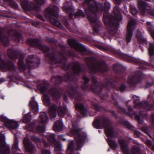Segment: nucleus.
I'll list each match as a JSON object with an SVG mask.
<instances>
[{"label":"nucleus","instance_id":"f8f14e48","mask_svg":"<svg viewBox=\"0 0 154 154\" xmlns=\"http://www.w3.org/2000/svg\"><path fill=\"white\" fill-rule=\"evenodd\" d=\"M27 42L32 47L37 48L44 53H48L49 51V47L46 45H42L41 40L38 38H29Z\"/></svg>","mask_w":154,"mask_h":154},{"label":"nucleus","instance_id":"a878e982","mask_svg":"<svg viewBox=\"0 0 154 154\" xmlns=\"http://www.w3.org/2000/svg\"><path fill=\"white\" fill-rule=\"evenodd\" d=\"M23 144L26 151L30 154H32L35 146L28 139L24 138L23 140Z\"/></svg>","mask_w":154,"mask_h":154},{"label":"nucleus","instance_id":"bf43d9fd","mask_svg":"<svg viewBox=\"0 0 154 154\" xmlns=\"http://www.w3.org/2000/svg\"><path fill=\"white\" fill-rule=\"evenodd\" d=\"M34 1L39 5H42L45 2V0H34Z\"/></svg>","mask_w":154,"mask_h":154},{"label":"nucleus","instance_id":"680f3d73","mask_svg":"<svg viewBox=\"0 0 154 154\" xmlns=\"http://www.w3.org/2000/svg\"><path fill=\"white\" fill-rule=\"evenodd\" d=\"M113 1L115 4L119 5L121 3L122 0H113Z\"/></svg>","mask_w":154,"mask_h":154},{"label":"nucleus","instance_id":"774afa93","mask_svg":"<svg viewBox=\"0 0 154 154\" xmlns=\"http://www.w3.org/2000/svg\"><path fill=\"white\" fill-rule=\"evenodd\" d=\"M128 110L130 112L133 111V109L131 106H129L128 107Z\"/></svg>","mask_w":154,"mask_h":154},{"label":"nucleus","instance_id":"0eeeda50","mask_svg":"<svg viewBox=\"0 0 154 154\" xmlns=\"http://www.w3.org/2000/svg\"><path fill=\"white\" fill-rule=\"evenodd\" d=\"M7 53L9 58L13 60H14L17 58L19 59L17 65L20 71L24 72L26 70L27 67L23 60L25 57L23 52L9 48L7 50Z\"/></svg>","mask_w":154,"mask_h":154},{"label":"nucleus","instance_id":"72a5a7b5","mask_svg":"<svg viewBox=\"0 0 154 154\" xmlns=\"http://www.w3.org/2000/svg\"><path fill=\"white\" fill-rule=\"evenodd\" d=\"M91 104L92 108L97 111H100L104 109L103 106L100 105L99 103H96L94 101H92Z\"/></svg>","mask_w":154,"mask_h":154},{"label":"nucleus","instance_id":"79ce46f5","mask_svg":"<svg viewBox=\"0 0 154 154\" xmlns=\"http://www.w3.org/2000/svg\"><path fill=\"white\" fill-rule=\"evenodd\" d=\"M3 1L8 2L10 6L13 8L17 9L18 7L17 4L13 0H3Z\"/></svg>","mask_w":154,"mask_h":154},{"label":"nucleus","instance_id":"338daca9","mask_svg":"<svg viewBox=\"0 0 154 154\" xmlns=\"http://www.w3.org/2000/svg\"><path fill=\"white\" fill-rule=\"evenodd\" d=\"M151 120L152 122L154 124V113L152 114L151 116Z\"/></svg>","mask_w":154,"mask_h":154},{"label":"nucleus","instance_id":"0e129e2a","mask_svg":"<svg viewBox=\"0 0 154 154\" xmlns=\"http://www.w3.org/2000/svg\"><path fill=\"white\" fill-rule=\"evenodd\" d=\"M146 143L148 146H151L152 145V143L149 140H147L146 141Z\"/></svg>","mask_w":154,"mask_h":154},{"label":"nucleus","instance_id":"2f4dec72","mask_svg":"<svg viewBox=\"0 0 154 154\" xmlns=\"http://www.w3.org/2000/svg\"><path fill=\"white\" fill-rule=\"evenodd\" d=\"M136 37L139 43H142L144 46H146L147 42L146 39L144 38L143 37L140 32L137 31V32Z\"/></svg>","mask_w":154,"mask_h":154},{"label":"nucleus","instance_id":"412c9836","mask_svg":"<svg viewBox=\"0 0 154 154\" xmlns=\"http://www.w3.org/2000/svg\"><path fill=\"white\" fill-rule=\"evenodd\" d=\"M9 146L7 145L5 138L3 134H0V153L1 154H10Z\"/></svg>","mask_w":154,"mask_h":154},{"label":"nucleus","instance_id":"37998d69","mask_svg":"<svg viewBox=\"0 0 154 154\" xmlns=\"http://www.w3.org/2000/svg\"><path fill=\"white\" fill-rule=\"evenodd\" d=\"M132 152L133 154H141L140 147L136 145L133 146Z\"/></svg>","mask_w":154,"mask_h":154},{"label":"nucleus","instance_id":"9b49d317","mask_svg":"<svg viewBox=\"0 0 154 154\" xmlns=\"http://www.w3.org/2000/svg\"><path fill=\"white\" fill-rule=\"evenodd\" d=\"M67 109L66 107L59 106L58 107L56 104H53L51 105L49 109V114L50 116L53 118L55 117L57 115V111L58 114L60 117L62 118L64 116Z\"/></svg>","mask_w":154,"mask_h":154},{"label":"nucleus","instance_id":"393cba45","mask_svg":"<svg viewBox=\"0 0 154 154\" xmlns=\"http://www.w3.org/2000/svg\"><path fill=\"white\" fill-rule=\"evenodd\" d=\"M29 106L31 111L34 114H36L38 112V105L37 102L35 100V97H32L29 102Z\"/></svg>","mask_w":154,"mask_h":154},{"label":"nucleus","instance_id":"4c0bfd02","mask_svg":"<svg viewBox=\"0 0 154 154\" xmlns=\"http://www.w3.org/2000/svg\"><path fill=\"white\" fill-rule=\"evenodd\" d=\"M37 86L38 89L42 92H45L48 89V87L45 82L40 83L37 85Z\"/></svg>","mask_w":154,"mask_h":154},{"label":"nucleus","instance_id":"6e6552de","mask_svg":"<svg viewBox=\"0 0 154 154\" xmlns=\"http://www.w3.org/2000/svg\"><path fill=\"white\" fill-rule=\"evenodd\" d=\"M73 128L70 131V133L76 139L77 143L76 149L81 150L87 137V135L83 133H80L82 129L78 128L77 127L72 125Z\"/></svg>","mask_w":154,"mask_h":154},{"label":"nucleus","instance_id":"f257e3e1","mask_svg":"<svg viewBox=\"0 0 154 154\" xmlns=\"http://www.w3.org/2000/svg\"><path fill=\"white\" fill-rule=\"evenodd\" d=\"M65 53L63 51H58V55L54 53H48L45 54V59L51 64L59 63L64 70L68 71L65 74L63 77L59 75H53L51 80V82L55 84H60L63 80L68 82V90L67 93L69 97L75 99L74 102L75 109L79 110L81 114H87V110L84 105L82 103L83 101V96L80 92H78L77 86L78 79L75 76H78L82 72L80 63L79 62H70L68 64L67 62L68 56L74 57V53L70 50H67Z\"/></svg>","mask_w":154,"mask_h":154},{"label":"nucleus","instance_id":"20e7f679","mask_svg":"<svg viewBox=\"0 0 154 154\" xmlns=\"http://www.w3.org/2000/svg\"><path fill=\"white\" fill-rule=\"evenodd\" d=\"M113 12L115 15L114 16L109 13H104L103 20L109 30L113 34H115L122 20V17L118 7H115L114 8Z\"/></svg>","mask_w":154,"mask_h":154},{"label":"nucleus","instance_id":"e2e57ef3","mask_svg":"<svg viewBox=\"0 0 154 154\" xmlns=\"http://www.w3.org/2000/svg\"><path fill=\"white\" fill-rule=\"evenodd\" d=\"M43 143L44 146L45 147H48L49 146V145L45 140L43 141Z\"/></svg>","mask_w":154,"mask_h":154},{"label":"nucleus","instance_id":"864d4df0","mask_svg":"<svg viewBox=\"0 0 154 154\" xmlns=\"http://www.w3.org/2000/svg\"><path fill=\"white\" fill-rule=\"evenodd\" d=\"M149 8H149L146 9V11L147 13L150 15L154 16V10Z\"/></svg>","mask_w":154,"mask_h":154},{"label":"nucleus","instance_id":"f3484780","mask_svg":"<svg viewBox=\"0 0 154 154\" xmlns=\"http://www.w3.org/2000/svg\"><path fill=\"white\" fill-rule=\"evenodd\" d=\"M107 112L110 113L112 116L115 117V119L119 123L126 127L129 129L131 130H134V127L131 125L128 122L124 121L122 118L118 116L115 110L112 109H111L108 110Z\"/></svg>","mask_w":154,"mask_h":154},{"label":"nucleus","instance_id":"2eb2a0df","mask_svg":"<svg viewBox=\"0 0 154 154\" xmlns=\"http://www.w3.org/2000/svg\"><path fill=\"white\" fill-rule=\"evenodd\" d=\"M40 58L36 55L32 54L28 56L26 59L29 69V71L33 69L37 68L40 63Z\"/></svg>","mask_w":154,"mask_h":154},{"label":"nucleus","instance_id":"c756f323","mask_svg":"<svg viewBox=\"0 0 154 154\" xmlns=\"http://www.w3.org/2000/svg\"><path fill=\"white\" fill-rule=\"evenodd\" d=\"M2 32L0 31V43L4 46H8L10 43L9 38L8 36L4 35H2Z\"/></svg>","mask_w":154,"mask_h":154},{"label":"nucleus","instance_id":"6e6d98bb","mask_svg":"<svg viewBox=\"0 0 154 154\" xmlns=\"http://www.w3.org/2000/svg\"><path fill=\"white\" fill-rule=\"evenodd\" d=\"M41 154H51V152L48 150L43 149L41 152Z\"/></svg>","mask_w":154,"mask_h":154},{"label":"nucleus","instance_id":"49530a36","mask_svg":"<svg viewBox=\"0 0 154 154\" xmlns=\"http://www.w3.org/2000/svg\"><path fill=\"white\" fill-rule=\"evenodd\" d=\"M18 139L17 137H15L14 140V143L13 145V148L17 151H20V149L18 147Z\"/></svg>","mask_w":154,"mask_h":154},{"label":"nucleus","instance_id":"de8ad7c7","mask_svg":"<svg viewBox=\"0 0 154 154\" xmlns=\"http://www.w3.org/2000/svg\"><path fill=\"white\" fill-rule=\"evenodd\" d=\"M31 116L29 113L25 114L23 117V122L25 123H28L30 122Z\"/></svg>","mask_w":154,"mask_h":154},{"label":"nucleus","instance_id":"5fc2aeb1","mask_svg":"<svg viewBox=\"0 0 154 154\" xmlns=\"http://www.w3.org/2000/svg\"><path fill=\"white\" fill-rule=\"evenodd\" d=\"M32 9L37 12H39L41 11V8L40 6L35 4H34Z\"/></svg>","mask_w":154,"mask_h":154},{"label":"nucleus","instance_id":"5701e85b","mask_svg":"<svg viewBox=\"0 0 154 154\" xmlns=\"http://www.w3.org/2000/svg\"><path fill=\"white\" fill-rule=\"evenodd\" d=\"M151 36L154 39V30H150ZM148 54L149 57V61L150 63L154 61V44L149 42Z\"/></svg>","mask_w":154,"mask_h":154},{"label":"nucleus","instance_id":"3c124183","mask_svg":"<svg viewBox=\"0 0 154 154\" xmlns=\"http://www.w3.org/2000/svg\"><path fill=\"white\" fill-rule=\"evenodd\" d=\"M31 139L33 141L38 143H40L41 141L40 138L34 135L31 137Z\"/></svg>","mask_w":154,"mask_h":154},{"label":"nucleus","instance_id":"c9c22d12","mask_svg":"<svg viewBox=\"0 0 154 154\" xmlns=\"http://www.w3.org/2000/svg\"><path fill=\"white\" fill-rule=\"evenodd\" d=\"M12 38L15 42H19L23 39V36L20 33L15 32L12 36Z\"/></svg>","mask_w":154,"mask_h":154},{"label":"nucleus","instance_id":"e433bc0d","mask_svg":"<svg viewBox=\"0 0 154 154\" xmlns=\"http://www.w3.org/2000/svg\"><path fill=\"white\" fill-rule=\"evenodd\" d=\"M21 6L23 9L26 10L30 9L31 5L29 4L28 0H20Z\"/></svg>","mask_w":154,"mask_h":154},{"label":"nucleus","instance_id":"c85d7f7f","mask_svg":"<svg viewBox=\"0 0 154 154\" xmlns=\"http://www.w3.org/2000/svg\"><path fill=\"white\" fill-rule=\"evenodd\" d=\"M114 71L116 73L119 75H123L126 69L125 67L120 64H114L113 66Z\"/></svg>","mask_w":154,"mask_h":154},{"label":"nucleus","instance_id":"4be33fe9","mask_svg":"<svg viewBox=\"0 0 154 154\" xmlns=\"http://www.w3.org/2000/svg\"><path fill=\"white\" fill-rule=\"evenodd\" d=\"M35 123L32 122L27 125L25 128L27 130L34 132L44 133L45 131V127L44 125H38L35 127Z\"/></svg>","mask_w":154,"mask_h":154},{"label":"nucleus","instance_id":"4d7b16f0","mask_svg":"<svg viewBox=\"0 0 154 154\" xmlns=\"http://www.w3.org/2000/svg\"><path fill=\"white\" fill-rule=\"evenodd\" d=\"M154 83V81L153 80L151 83H149L148 82H147L146 84L145 85L144 87L145 88H148L150 87Z\"/></svg>","mask_w":154,"mask_h":154},{"label":"nucleus","instance_id":"58836bf2","mask_svg":"<svg viewBox=\"0 0 154 154\" xmlns=\"http://www.w3.org/2000/svg\"><path fill=\"white\" fill-rule=\"evenodd\" d=\"M39 118L40 122L42 124L47 123L48 119V117L47 116L46 113L45 112H43L41 113Z\"/></svg>","mask_w":154,"mask_h":154},{"label":"nucleus","instance_id":"423d86ee","mask_svg":"<svg viewBox=\"0 0 154 154\" xmlns=\"http://www.w3.org/2000/svg\"><path fill=\"white\" fill-rule=\"evenodd\" d=\"M82 78L84 81V84L81 85V88L83 90L87 91H91L98 94H103V84L102 85H100L97 78L95 75H92L91 76V79L93 84H91L88 85L90 79L86 75H83Z\"/></svg>","mask_w":154,"mask_h":154},{"label":"nucleus","instance_id":"dca6fc26","mask_svg":"<svg viewBox=\"0 0 154 154\" xmlns=\"http://www.w3.org/2000/svg\"><path fill=\"white\" fill-rule=\"evenodd\" d=\"M90 69L95 74L98 72L104 73L108 70V67L105 62L103 61L97 63L96 66L90 65Z\"/></svg>","mask_w":154,"mask_h":154},{"label":"nucleus","instance_id":"aec40b11","mask_svg":"<svg viewBox=\"0 0 154 154\" xmlns=\"http://www.w3.org/2000/svg\"><path fill=\"white\" fill-rule=\"evenodd\" d=\"M135 19H131L127 25V34L126 39L127 43L131 41V39L133 35V28L135 25Z\"/></svg>","mask_w":154,"mask_h":154},{"label":"nucleus","instance_id":"603ef678","mask_svg":"<svg viewBox=\"0 0 154 154\" xmlns=\"http://www.w3.org/2000/svg\"><path fill=\"white\" fill-rule=\"evenodd\" d=\"M62 150V146L60 143H59L55 146L54 150L55 151H60Z\"/></svg>","mask_w":154,"mask_h":154},{"label":"nucleus","instance_id":"ddd939ff","mask_svg":"<svg viewBox=\"0 0 154 154\" xmlns=\"http://www.w3.org/2000/svg\"><path fill=\"white\" fill-rule=\"evenodd\" d=\"M144 76L143 72L137 71L132 76L128 78L127 83L130 87H135L137 84L141 82Z\"/></svg>","mask_w":154,"mask_h":154},{"label":"nucleus","instance_id":"4468645a","mask_svg":"<svg viewBox=\"0 0 154 154\" xmlns=\"http://www.w3.org/2000/svg\"><path fill=\"white\" fill-rule=\"evenodd\" d=\"M68 42L70 46L75 49L76 51L82 53L87 54V49L82 44L80 43L75 39L70 38L68 40Z\"/></svg>","mask_w":154,"mask_h":154},{"label":"nucleus","instance_id":"69168bd1","mask_svg":"<svg viewBox=\"0 0 154 154\" xmlns=\"http://www.w3.org/2000/svg\"><path fill=\"white\" fill-rule=\"evenodd\" d=\"M63 99L64 101H67L68 100V97L67 96L66 94L64 95L63 97Z\"/></svg>","mask_w":154,"mask_h":154},{"label":"nucleus","instance_id":"a18cd8bd","mask_svg":"<svg viewBox=\"0 0 154 154\" xmlns=\"http://www.w3.org/2000/svg\"><path fill=\"white\" fill-rule=\"evenodd\" d=\"M64 8H65V9L66 10V11L69 12H71L72 11V8L70 6H65L64 7ZM73 17V14L72 13L70 12L69 13V18L70 19H72Z\"/></svg>","mask_w":154,"mask_h":154},{"label":"nucleus","instance_id":"9d476101","mask_svg":"<svg viewBox=\"0 0 154 154\" xmlns=\"http://www.w3.org/2000/svg\"><path fill=\"white\" fill-rule=\"evenodd\" d=\"M150 95L148 97L147 100L142 101V102H138L139 99L137 97L136 98H134L133 103L134 104V108H135L143 109V110L148 111L152 110L154 109V106L152 104L149 103V99L150 97Z\"/></svg>","mask_w":154,"mask_h":154},{"label":"nucleus","instance_id":"473e14b6","mask_svg":"<svg viewBox=\"0 0 154 154\" xmlns=\"http://www.w3.org/2000/svg\"><path fill=\"white\" fill-rule=\"evenodd\" d=\"M63 123L61 120H57L54 125V130L56 131H61L63 130Z\"/></svg>","mask_w":154,"mask_h":154},{"label":"nucleus","instance_id":"b1692460","mask_svg":"<svg viewBox=\"0 0 154 154\" xmlns=\"http://www.w3.org/2000/svg\"><path fill=\"white\" fill-rule=\"evenodd\" d=\"M49 93L56 101L59 100L61 97V93L57 88L53 87L50 88L48 90Z\"/></svg>","mask_w":154,"mask_h":154},{"label":"nucleus","instance_id":"39448f33","mask_svg":"<svg viewBox=\"0 0 154 154\" xmlns=\"http://www.w3.org/2000/svg\"><path fill=\"white\" fill-rule=\"evenodd\" d=\"M118 85V83L113 80L108 79H106L104 83H103V91L102 94L103 95V99L107 100V98H110L113 100L114 104V102L116 100H113V94L116 93L115 91H124L127 87L126 85L124 83H122L119 86Z\"/></svg>","mask_w":154,"mask_h":154},{"label":"nucleus","instance_id":"6ab92c4d","mask_svg":"<svg viewBox=\"0 0 154 154\" xmlns=\"http://www.w3.org/2000/svg\"><path fill=\"white\" fill-rule=\"evenodd\" d=\"M114 105L118 109L122 110L123 111L124 114L131 117H133L134 115L135 119L137 120L138 124H142L143 123V120L141 119L140 116L136 115L134 112H130L127 111L125 109H123L121 106L119 104L118 102L116 101H115L114 102Z\"/></svg>","mask_w":154,"mask_h":154},{"label":"nucleus","instance_id":"f704fd0d","mask_svg":"<svg viewBox=\"0 0 154 154\" xmlns=\"http://www.w3.org/2000/svg\"><path fill=\"white\" fill-rule=\"evenodd\" d=\"M84 2L85 3V4H87V6H88V4L87 3H86L85 2V1ZM88 9V8H85V14L84 12L81 9H79L76 12L74 13V15L75 16V17L76 18L78 17H85V16L86 15L87 19V16L86 15V12H85V10Z\"/></svg>","mask_w":154,"mask_h":154},{"label":"nucleus","instance_id":"8fccbe9b","mask_svg":"<svg viewBox=\"0 0 154 154\" xmlns=\"http://www.w3.org/2000/svg\"><path fill=\"white\" fill-rule=\"evenodd\" d=\"M85 60L90 64H92L94 63L95 58L93 57H88L86 58Z\"/></svg>","mask_w":154,"mask_h":154},{"label":"nucleus","instance_id":"13d9d810","mask_svg":"<svg viewBox=\"0 0 154 154\" xmlns=\"http://www.w3.org/2000/svg\"><path fill=\"white\" fill-rule=\"evenodd\" d=\"M134 135L135 137H139L140 136V132L137 130H135L134 132Z\"/></svg>","mask_w":154,"mask_h":154},{"label":"nucleus","instance_id":"f03ea898","mask_svg":"<svg viewBox=\"0 0 154 154\" xmlns=\"http://www.w3.org/2000/svg\"><path fill=\"white\" fill-rule=\"evenodd\" d=\"M85 2L88 4V9L85 10L88 20L92 23L94 31L98 33L101 27L102 24L97 21V13L107 12L110 8V4L105 1L103 6L102 3L96 2L94 0H85Z\"/></svg>","mask_w":154,"mask_h":154},{"label":"nucleus","instance_id":"bb28decb","mask_svg":"<svg viewBox=\"0 0 154 154\" xmlns=\"http://www.w3.org/2000/svg\"><path fill=\"white\" fill-rule=\"evenodd\" d=\"M118 141L120 144L121 150L123 154H130L128 145L126 143L125 140L124 139H119Z\"/></svg>","mask_w":154,"mask_h":154},{"label":"nucleus","instance_id":"a211bd4d","mask_svg":"<svg viewBox=\"0 0 154 154\" xmlns=\"http://www.w3.org/2000/svg\"><path fill=\"white\" fill-rule=\"evenodd\" d=\"M0 121L4 122L5 125L11 129H15L19 126L17 121L14 120H10L5 116H0Z\"/></svg>","mask_w":154,"mask_h":154},{"label":"nucleus","instance_id":"052dcab7","mask_svg":"<svg viewBox=\"0 0 154 154\" xmlns=\"http://www.w3.org/2000/svg\"><path fill=\"white\" fill-rule=\"evenodd\" d=\"M36 17L38 19H40L43 21H45V19L43 16L39 14H37L36 15Z\"/></svg>","mask_w":154,"mask_h":154},{"label":"nucleus","instance_id":"ea45409f","mask_svg":"<svg viewBox=\"0 0 154 154\" xmlns=\"http://www.w3.org/2000/svg\"><path fill=\"white\" fill-rule=\"evenodd\" d=\"M48 142L51 144L54 143L56 141L55 134H50L47 136Z\"/></svg>","mask_w":154,"mask_h":154},{"label":"nucleus","instance_id":"cd10ccee","mask_svg":"<svg viewBox=\"0 0 154 154\" xmlns=\"http://www.w3.org/2000/svg\"><path fill=\"white\" fill-rule=\"evenodd\" d=\"M128 58L125 57V59H128L129 62L131 63L141 65V66L139 67V69L141 70H144L146 69V68L145 67V64H146V63L143 61L135 58H130L128 59Z\"/></svg>","mask_w":154,"mask_h":154},{"label":"nucleus","instance_id":"7c9ffc66","mask_svg":"<svg viewBox=\"0 0 154 154\" xmlns=\"http://www.w3.org/2000/svg\"><path fill=\"white\" fill-rule=\"evenodd\" d=\"M137 4L139 10L143 12L146 11V9L149 8L147 3L142 0H138Z\"/></svg>","mask_w":154,"mask_h":154},{"label":"nucleus","instance_id":"c03bdc74","mask_svg":"<svg viewBox=\"0 0 154 154\" xmlns=\"http://www.w3.org/2000/svg\"><path fill=\"white\" fill-rule=\"evenodd\" d=\"M130 13L134 16L137 14L138 12L137 10L135 7L131 5H130Z\"/></svg>","mask_w":154,"mask_h":154},{"label":"nucleus","instance_id":"09e8293b","mask_svg":"<svg viewBox=\"0 0 154 154\" xmlns=\"http://www.w3.org/2000/svg\"><path fill=\"white\" fill-rule=\"evenodd\" d=\"M45 41L50 43L55 44L57 42V40L55 39L48 37H46Z\"/></svg>","mask_w":154,"mask_h":154},{"label":"nucleus","instance_id":"1a4fd4ad","mask_svg":"<svg viewBox=\"0 0 154 154\" xmlns=\"http://www.w3.org/2000/svg\"><path fill=\"white\" fill-rule=\"evenodd\" d=\"M59 8L57 6H54L53 8H48L46 10L51 22L57 27L61 28L63 25L61 21L58 20V14L57 12L58 11Z\"/></svg>","mask_w":154,"mask_h":154},{"label":"nucleus","instance_id":"7ed1b4c3","mask_svg":"<svg viewBox=\"0 0 154 154\" xmlns=\"http://www.w3.org/2000/svg\"><path fill=\"white\" fill-rule=\"evenodd\" d=\"M92 125L97 129L104 128L108 137L106 140L109 146L113 149L117 148L118 145L116 141L111 139L116 137L117 135L113 128L111 125L109 118L104 115L98 116L94 119Z\"/></svg>","mask_w":154,"mask_h":154},{"label":"nucleus","instance_id":"a19ab883","mask_svg":"<svg viewBox=\"0 0 154 154\" xmlns=\"http://www.w3.org/2000/svg\"><path fill=\"white\" fill-rule=\"evenodd\" d=\"M50 99L48 95L46 94L43 95V102L45 105H48L50 104Z\"/></svg>","mask_w":154,"mask_h":154}]
</instances>
